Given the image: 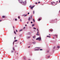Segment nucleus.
Instances as JSON below:
<instances>
[{"label":"nucleus","mask_w":60,"mask_h":60,"mask_svg":"<svg viewBox=\"0 0 60 60\" xmlns=\"http://www.w3.org/2000/svg\"><path fill=\"white\" fill-rule=\"evenodd\" d=\"M36 40H38L39 41H41V38H40H40L38 37V38H37L36 39Z\"/></svg>","instance_id":"1"},{"label":"nucleus","mask_w":60,"mask_h":60,"mask_svg":"<svg viewBox=\"0 0 60 60\" xmlns=\"http://www.w3.org/2000/svg\"><path fill=\"white\" fill-rule=\"evenodd\" d=\"M19 1V2L21 4H22V3H23V1H22V0H18Z\"/></svg>","instance_id":"2"},{"label":"nucleus","mask_w":60,"mask_h":60,"mask_svg":"<svg viewBox=\"0 0 60 60\" xmlns=\"http://www.w3.org/2000/svg\"><path fill=\"white\" fill-rule=\"evenodd\" d=\"M51 3L53 5V4H55V2H52Z\"/></svg>","instance_id":"3"},{"label":"nucleus","mask_w":60,"mask_h":60,"mask_svg":"<svg viewBox=\"0 0 60 60\" xmlns=\"http://www.w3.org/2000/svg\"><path fill=\"white\" fill-rule=\"evenodd\" d=\"M23 3L24 4H26V1H25V2H23Z\"/></svg>","instance_id":"4"},{"label":"nucleus","mask_w":60,"mask_h":60,"mask_svg":"<svg viewBox=\"0 0 60 60\" xmlns=\"http://www.w3.org/2000/svg\"><path fill=\"white\" fill-rule=\"evenodd\" d=\"M30 19H31V18H30V17H29V18L28 19L29 21V20H30Z\"/></svg>","instance_id":"5"},{"label":"nucleus","mask_w":60,"mask_h":60,"mask_svg":"<svg viewBox=\"0 0 60 60\" xmlns=\"http://www.w3.org/2000/svg\"><path fill=\"white\" fill-rule=\"evenodd\" d=\"M22 29H21L19 30V32H21V31H22Z\"/></svg>","instance_id":"6"},{"label":"nucleus","mask_w":60,"mask_h":60,"mask_svg":"<svg viewBox=\"0 0 60 60\" xmlns=\"http://www.w3.org/2000/svg\"><path fill=\"white\" fill-rule=\"evenodd\" d=\"M33 21L34 22H35V20L34 19H33Z\"/></svg>","instance_id":"7"},{"label":"nucleus","mask_w":60,"mask_h":60,"mask_svg":"<svg viewBox=\"0 0 60 60\" xmlns=\"http://www.w3.org/2000/svg\"><path fill=\"white\" fill-rule=\"evenodd\" d=\"M35 6H32L31 7V8H34V7Z\"/></svg>","instance_id":"8"},{"label":"nucleus","mask_w":60,"mask_h":60,"mask_svg":"<svg viewBox=\"0 0 60 60\" xmlns=\"http://www.w3.org/2000/svg\"><path fill=\"white\" fill-rule=\"evenodd\" d=\"M30 38V37H27V39H29Z\"/></svg>","instance_id":"9"},{"label":"nucleus","mask_w":60,"mask_h":60,"mask_svg":"<svg viewBox=\"0 0 60 60\" xmlns=\"http://www.w3.org/2000/svg\"><path fill=\"white\" fill-rule=\"evenodd\" d=\"M32 26H34V24H33L32 25Z\"/></svg>","instance_id":"10"},{"label":"nucleus","mask_w":60,"mask_h":60,"mask_svg":"<svg viewBox=\"0 0 60 60\" xmlns=\"http://www.w3.org/2000/svg\"><path fill=\"white\" fill-rule=\"evenodd\" d=\"M55 36H56V38H57V34L55 35Z\"/></svg>","instance_id":"11"},{"label":"nucleus","mask_w":60,"mask_h":60,"mask_svg":"<svg viewBox=\"0 0 60 60\" xmlns=\"http://www.w3.org/2000/svg\"><path fill=\"white\" fill-rule=\"evenodd\" d=\"M57 48H60V46H57Z\"/></svg>","instance_id":"12"},{"label":"nucleus","mask_w":60,"mask_h":60,"mask_svg":"<svg viewBox=\"0 0 60 60\" xmlns=\"http://www.w3.org/2000/svg\"><path fill=\"white\" fill-rule=\"evenodd\" d=\"M2 18H5V16H2Z\"/></svg>","instance_id":"13"},{"label":"nucleus","mask_w":60,"mask_h":60,"mask_svg":"<svg viewBox=\"0 0 60 60\" xmlns=\"http://www.w3.org/2000/svg\"><path fill=\"white\" fill-rule=\"evenodd\" d=\"M18 41V40H15V42H16V41Z\"/></svg>","instance_id":"14"},{"label":"nucleus","mask_w":60,"mask_h":60,"mask_svg":"<svg viewBox=\"0 0 60 60\" xmlns=\"http://www.w3.org/2000/svg\"><path fill=\"white\" fill-rule=\"evenodd\" d=\"M39 50V49H35V50Z\"/></svg>","instance_id":"15"},{"label":"nucleus","mask_w":60,"mask_h":60,"mask_svg":"<svg viewBox=\"0 0 60 60\" xmlns=\"http://www.w3.org/2000/svg\"><path fill=\"white\" fill-rule=\"evenodd\" d=\"M33 29H36V28L34 27L33 28Z\"/></svg>","instance_id":"16"},{"label":"nucleus","mask_w":60,"mask_h":60,"mask_svg":"<svg viewBox=\"0 0 60 60\" xmlns=\"http://www.w3.org/2000/svg\"><path fill=\"white\" fill-rule=\"evenodd\" d=\"M35 12L34 11H33V14H34Z\"/></svg>","instance_id":"17"},{"label":"nucleus","mask_w":60,"mask_h":60,"mask_svg":"<svg viewBox=\"0 0 60 60\" xmlns=\"http://www.w3.org/2000/svg\"><path fill=\"white\" fill-rule=\"evenodd\" d=\"M13 49L14 50H15V49H14V47H13Z\"/></svg>","instance_id":"18"},{"label":"nucleus","mask_w":60,"mask_h":60,"mask_svg":"<svg viewBox=\"0 0 60 60\" xmlns=\"http://www.w3.org/2000/svg\"><path fill=\"white\" fill-rule=\"evenodd\" d=\"M15 21H17V19H15Z\"/></svg>","instance_id":"19"},{"label":"nucleus","mask_w":60,"mask_h":60,"mask_svg":"<svg viewBox=\"0 0 60 60\" xmlns=\"http://www.w3.org/2000/svg\"><path fill=\"white\" fill-rule=\"evenodd\" d=\"M36 34V35H39V34Z\"/></svg>","instance_id":"20"},{"label":"nucleus","mask_w":60,"mask_h":60,"mask_svg":"<svg viewBox=\"0 0 60 60\" xmlns=\"http://www.w3.org/2000/svg\"><path fill=\"white\" fill-rule=\"evenodd\" d=\"M27 16V15L26 14V15L24 16V17H26V16Z\"/></svg>","instance_id":"21"},{"label":"nucleus","mask_w":60,"mask_h":60,"mask_svg":"<svg viewBox=\"0 0 60 60\" xmlns=\"http://www.w3.org/2000/svg\"><path fill=\"white\" fill-rule=\"evenodd\" d=\"M47 37H49V38H50V36H47Z\"/></svg>","instance_id":"22"},{"label":"nucleus","mask_w":60,"mask_h":60,"mask_svg":"<svg viewBox=\"0 0 60 60\" xmlns=\"http://www.w3.org/2000/svg\"><path fill=\"white\" fill-rule=\"evenodd\" d=\"M30 18H32V16H31L30 17Z\"/></svg>","instance_id":"23"},{"label":"nucleus","mask_w":60,"mask_h":60,"mask_svg":"<svg viewBox=\"0 0 60 60\" xmlns=\"http://www.w3.org/2000/svg\"><path fill=\"white\" fill-rule=\"evenodd\" d=\"M19 17H19V16H18V19H20V18H19Z\"/></svg>","instance_id":"24"},{"label":"nucleus","mask_w":60,"mask_h":60,"mask_svg":"<svg viewBox=\"0 0 60 60\" xmlns=\"http://www.w3.org/2000/svg\"><path fill=\"white\" fill-rule=\"evenodd\" d=\"M14 33L15 34H16V32L15 31H14Z\"/></svg>","instance_id":"25"},{"label":"nucleus","mask_w":60,"mask_h":60,"mask_svg":"<svg viewBox=\"0 0 60 60\" xmlns=\"http://www.w3.org/2000/svg\"><path fill=\"white\" fill-rule=\"evenodd\" d=\"M33 43H34V44H35V42H33Z\"/></svg>","instance_id":"26"},{"label":"nucleus","mask_w":60,"mask_h":60,"mask_svg":"<svg viewBox=\"0 0 60 60\" xmlns=\"http://www.w3.org/2000/svg\"><path fill=\"white\" fill-rule=\"evenodd\" d=\"M55 49V47L54 46L53 47V49Z\"/></svg>","instance_id":"27"},{"label":"nucleus","mask_w":60,"mask_h":60,"mask_svg":"<svg viewBox=\"0 0 60 60\" xmlns=\"http://www.w3.org/2000/svg\"><path fill=\"white\" fill-rule=\"evenodd\" d=\"M37 48H38V49H40L41 48L37 47Z\"/></svg>","instance_id":"28"},{"label":"nucleus","mask_w":60,"mask_h":60,"mask_svg":"<svg viewBox=\"0 0 60 60\" xmlns=\"http://www.w3.org/2000/svg\"><path fill=\"white\" fill-rule=\"evenodd\" d=\"M40 2H38V3L40 4Z\"/></svg>","instance_id":"29"},{"label":"nucleus","mask_w":60,"mask_h":60,"mask_svg":"<svg viewBox=\"0 0 60 60\" xmlns=\"http://www.w3.org/2000/svg\"><path fill=\"white\" fill-rule=\"evenodd\" d=\"M30 9H31V10H33V8H31Z\"/></svg>","instance_id":"30"},{"label":"nucleus","mask_w":60,"mask_h":60,"mask_svg":"<svg viewBox=\"0 0 60 60\" xmlns=\"http://www.w3.org/2000/svg\"><path fill=\"white\" fill-rule=\"evenodd\" d=\"M20 21H21H21H22V20H21V19H20Z\"/></svg>","instance_id":"31"},{"label":"nucleus","mask_w":60,"mask_h":60,"mask_svg":"<svg viewBox=\"0 0 60 60\" xmlns=\"http://www.w3.org/2000/svg\"><path fill=\"white\" fill-rule=\"evenodd\" d=\"M40 50H42V49H40Z\"/></svg>","instance_id":"32"},{"label":"nucleus","mask_w":60,"mask_h":60,"mask_svg":"<svg viewBox=\"0 0 60 60\" xmlns=\"http://www.w3.org/2000/svg\"><path fill=\"white\" fill-rule=\"evenodd\" d=\"M25 27H23V29H25Z\"/></svg>","instance_id":"33"},{"label":"nucleus","mask_w":60,"mask_h":60,"mask_svg":"<svg viewBox=\"0 0 60 60\" xmlns=\"http://www.w3.org/2000/svg\"><path fill=\"white\" fill-rule=\"evenodd\" d=\"M41 20V19H40V18H39V20Z\"/></svg>","instance_id":"34"},{"label":"nucleus","mask_w":60,"mask_h":60,"mask_svg":"<svg viewBox=\"0 0 60 60\" xmlns=\"http://www.w3.org/2000/svg\"><path fill=\"white\" fill-rule=\"evenodd\" d=\"M37 31H38L39 32V30H38V29H37Z\"/></svg>","instance_id":"35"},{"label":"nucleus","mask_w":60,"mask_h":60,"mask_svg":"<svg viewBox=\"0 0 60 60\" xmlns=\"http://www.w3.org/2000/svg\"><path fill=\"white\" fill-rule=\"evenodd\" d=\"M27 14H28H28H29V12H28V13Z\"/></svg>","instance_id":"36"},{"label":"nucleus","mask_w":60,"mask_h":60,"mask_svg":"<svg viewBox=\"0 0 60 60\" xmlns=\"http://www.w3.org/2000/svg\"><path fill=\"white\" fill-rule=\"evenodd\" d=\"M50 31H51V32H52V31H53V30H51Z\"/></svg>","instance_id":"37"},{"label":"nucleus","mask_w":60,"mask_h":60,"mask_svg":"<svg viewBox=\"0 0 60 60\" xmlns=\"http://www.w3.org/2000/svg\"><path fill=\"white\" fill-rule=\"evenodd\" d=\"M31 7V5H30L29 6V7H30H30Z\"/></svg>","instance_id":"38"},{"label":"nucleus","mask_w":60,"mask_h":60,"mask_svg":"<svg viewBox=\"0 0 60 60\" xmlns=\"http://www.w3.org/2000/svg\"><path fill=\"white\" fill-rule=\"evenodd\" d=\"M31 24H32V23H33V22H31Z\"/></svg>","instance_id":"39"},{"label":"nucleus","mask_w":60,"mask_h":60,"mask_svg":"<svg viewBox=\"0 0 60 60\" xmlns=\"http://www.w3.org/2000/svg\"><path fill=\"white\" fill-rule=\"evenodd\" d=\"M11 52L12 53V52H13V51H12Z\"/></svg>","instance_id":"40"},{"label":"nucleus","mask_w":60,"mask_h":60,"mask_svg":"<svg viewBox=\"0 0 60 60\" xmlns=\"http://www.w3.org/2000/svg\"><path fill=\"white\" fill-rule=\"evenodd\" d=\"M38 32L37 33L38 34H39V32H38Z\"/></svg>","instance_id":"41"},{"label":"nucleus","mask_w":60,"mask_h":60,"mask_svg":"<svg viewBox=\"0 0 60 60\" xmlns=\"http://www.w3.org/2000/svg\"><path fill=\"white\" fill-rule=\"evenodd\" d=\"M50 57V56H48V58H49V57Z\"/></svg>","instance_id":"42"},{"label":"nucleus","mask_w":60,"mask_h":60,"mask_svg":"<svg viewBox=\"0 0 60 60\" xmlns=\"http://www.w3.org/2000/svg\"><path fill=\"white\" fill-rule=\"evenodd\" d=\"M24 59H26V58H25V57H24Z\"/></svg>","instance_id":"43"},{"label":"nucleus","mask_w":60,"mask_h":60,"mask_svg":"<svg viewBox=\"0 0 60 60\" xmlns=\"http://www.w3.org/2000/svg\"><path fill=\"white\" fill-rule=\"evenodd\" d=\"M16 31L17 32H18V31H17V30H16Z\"/></svg>","instance_id":"44"},{"label":"nucleus","mask_w":60,"mask_h":60,"mask_svg":"<svg viewBox=\"0 0 60 60\" xmlns=\"http://www.w3.org/2000/svg\"><path fill=\"white\" fill-rule=\"evenodd\" d=\"M35 4H37V3H35Z\"/></svg>","instance_id":"45"},{"label":"nucleus","mask_w":60,"mask_h":60,"mask_svg":"<svg viewBox=\"0 0 60 60\" xmlns=\"http://www.w3.org/2000/svg\"><path fill=\"white\" fill-rule=\"evenodd\" d=\"M13 45H14V42H13Z\"/></svg>","instance_id":"46"},{"label":"nucleus","mask_w":60,"mask_h":60,"mask_svg":"<svg viewBox=\"0 0 60 60\" xmlns=\"http://www.w3.org/2000/svg\"><path fill=\"white\" fill-rule=\"evenodd\" d=\"M33 38H34V37L33 36Z\"/></svg>","instance_id":"47"},{"label":"nucleus","mask_w":60,"mask_h":60,"mask_svg":"<svg viewBox=\"0 0 60 60\" xmlns=\"http://www.w3.org/2000/svg\"><path fill=\"white\" fill-rule=\"evenodd\" d=\"M60 3V0L59 1V3Z\"/></svg>","instance_id":"48"},{"label":"nucleus","mask_w":60,"mask_h":60,"mask_svg":"<svg viewBox=\"0 0 60 60\" xmlns=\"http://www.w3.org/2000/svg\"><path fill=\"white\" fill-rule=\"evenodd\" d=\"M30 46H29L28 47V48H30Z\"/></svg>","instance_id":"49"},{"label":"nucleus","mask_w":60,"mask_h":60,"mask_svg":"<svg viewBox=\"0 0 60 60\" xmlns=\"http://www.w3.org/2000/svg\"><path fill=\"white\" fill-rule=\"evenodd\" d=\"M27 26V25H25V26Z\"/></svg>","instance_id":"50"},{"label":"nucleus","mask_w":60,"mask_h":60,"mask_svg":"<svg viewBox=\"0 0 60 60\" xmlns=\"http://www.w3.org/2000/svg\"><path fill=\"white\" fill-rule=\"evenodd\" d=\"M14 38H15V39H16V37H15Z\"/></svg>","instance_id":"51"},{"label":"nucleus","mask_w":60,"mask_h":60,"mask_svg":"<svg viewBox=\"0 0 60 60\" xmlns=\"http://www.w3.org/2000/svg\"><path fill=\"white\" fill-rule=\"evenodd\" d=\"M27 24H28V22H27Z\"/></svg>","instance_id":"52"},{"label":"nucleus","mask_w":60,"mask_h":60,"mask_svg":"<svg viewBox=\"0 0 60 60\" xmlns=\"http://www.w3.org/2000/svg\"><path fill=\"white\" fill-rule=\"evenodd\" d=\"M47 52H49V51H47Z\"/></svg>","instance_id":"53"},{"label":"nucleus","mask_w":60,"mask_h":60,"mask_svg":"<svg viewBox=\"0 0 60 60\" xmlns=\"http://www.w3.org/2000/svg\"><path fill=\"white\" fill-rule=\"evenodd\" d=\"M13 28H14V27L13 26Z\"/></svg>","instance_id":"54"},{"label":"nucleus","mask_w":60,"mask_h":60,"mask_svg":"<svg viewBox=\"0 0 60 60\" xmlns=\"http://www.w3.org/2000/svg\"><path fill=\"white\" fill-rule=\"evenodd\" d=\"M54 38H55L54 37L53 38V39H54Z\"/></svg>","instance_id":"55"},{"label":"nucleus","mask_w":60,"mask_h":60,"mask_svg":"<svg viewBox=\"0 0 60 60\" xmlns=\"http://www.w3.org/2000/svg\"><path fill=\"white\" fill-rule=\"evenodd\" d=\"M2 21L1 20H0V21Z\"/></svg>","instance_id":"56"},{"label":"nucleus","mask_w":60,"mask_h":60,"mask_svg":"<svg viewBox=\"0 0 60 60\" xmlns=\"http://www.w3.org/2000/svg\"><path fill=\"white\" fill-rule=\"evenodd\" d=\"M15 47H17V45H15Z\"/></svg>","instance_id":"57"},{"label":"nucleus","mask_w":60,"mask_h":60,"mask_svg":"<svg viewBox=\"0 0 60 60\" xmlns=\"http://www.w3.org/2000/svg\"><path fill=\"white\" fill-rule=\"evenodd\" d=\"M56 4H57V3L56 4Z\"/></svg>","instance_id":"58"},{"label":"nucleus","mask_w":60,"mask_h":60,"mask_svg":"<svg viewBox=\"0 0 60 60\" xmlns=\"http://www.w3.org/2000/svg\"><path fill=\"white\" fill-rule=\"evenodd\" d=\"M20 44H21V43H20Z\"/></svg>","instance_id":"59"},{"label":"nucleus","mask_w":60,"mask_h":60,"mask_svg":"<svg viewBox=\"0 0 60 60\" xmlns=\"http://www.w3.org/2000/svg\"><path fill=\"white\" fill-rule=\"evenodd\" d=\"M58 2V1H57L56 2V3H57Z\"/></svg>","instance_id":"60"},{"label":"nucleus","mask_w":60,"mask_h":60,"mask_svg":"<svg viewBox=\"0 0 60 60\" xmlns=\"http://www.w3.org/2000/svg\"><path fill=\"white\" fill-rule=\"evenodd\" d=\"M28 60H30V59H29Z\"/></svg>","instance_id":"61"},{"label":"nucleus","mask_w":60,"mask_h":60,"mask_svg":"<svg viewBox=\"0 0 60 60\" xmlns=\"http://www.w3.org/2000/svg\"><path fill=\"white\" fill-rule=\"evenodd\" d=\"M34 37H35V36H34Z\"/></svg>","instance_id":"62"},{"label":"nucleus","mask_w":60,"mask_h":60,"mask_svg":"<svg viewBox=\"0 0 60 60\" xmlns=\"http://www.w3.org/2000/svg\"><path fill=\"white\" fill-rule=\"evenodd\" d=\"M59 12H60V11H59Z\"/></svg>","instance_id":"63"},{"label":"nucleus","mask_w":60,"mask_h":60,"mask_svg":"<svg viewBox=\"0 0 60 60\" xmlns=\"http://www.w3.org/2000/svg\"><path fill=\"white\" fill-rule=\"evenodd\" d=\"M31 19H32V18H31Z\"/></svg>","instance_id":"64"}]
</instances>
